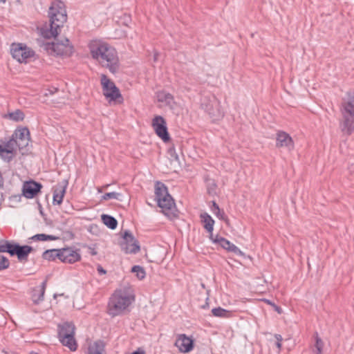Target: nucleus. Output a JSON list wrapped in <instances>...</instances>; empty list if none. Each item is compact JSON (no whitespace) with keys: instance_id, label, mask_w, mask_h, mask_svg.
<instances>
[{"instance_id":"423d86ee","label":"nucleus","mask_w":354,"mask_h":354,"mask_svg":"<svg viewBox=\"0 0 354 354\" xmlns=\"http://www.w3.org/2000/svg\"><path fill=\"white\" fill-rule=\"evenodd\" d=\"M75 327L73 324L65 322L58 325V338L63 346L68 347L71 351L77 348V343L75 339Z\"/></svg>"},{"instance_id":"49530a36","label":"nucleus","mask_w":354,"mask_h":354,"mask_svg":"<svg viewBox=\"0 0 354 354\" xmlns=\"http://www.w3.org/2000/svg\"><path fill=\"white\" fill-rule=\"evenodd\" d=\"M274 307L279 313H281V308L277 306L276 305H274Z\"/></svg>"},{"instance_id":"20e7f679","label":"nucleus","mask_w":354,"mask_h":354,"mask_svg":"<svg viewBox=\"0 0 354 354\" xmlns=\"http://www.w3.org/2000/svg\"><path fill=\"white\" fill-rule=\"evenodd\" d=\"M341 113L339 128L344 134L349 136L354 131V93L348 94L342 102Z\"/></svg>"},{"instance_id":"2f4dec72","label":"nucleus","mask_w":354,"mask_h":354,"mask_svg":"<svg viewBox=\"0 0 354 354\" xmlns=\"http://www.w3.org/2000/svg\"><path fill=\"white\" fill-rule=\"evenodd\" d=\"M13 245L6 240L0 241V252H8L10 254Z\"/></svg>"},{"instance_id":"c03bdc74","label":"nucleus","mask_w":354,"mask_h":354,"mask_svg":"<svg viewBox=\"0 0 354 354\" xmlns=\"http://www.w3.org/2000/svg\"><path fill=\"white\" fill-rule=\"evenodd\" d=\"M275 338L277 339V342H281L283 339L281 335H275Z\"/></svg>"},{"instance_id":"0eeeda50","label":"nucleus","mask_w":354,"mask_h":354,"mask_svg":"<svg viewBox=\"0 0 354 354\" xmlns=\"http://www.w3.org/2000/svg\"><path fill=\"white\" fill-rule=\"evenodd\" d=\"M58 35L53 36L55 41L45 44L46 50L50 54L69 57L73 53V46L67 38L58 39Z\"/></svg>"},{"instance_id":"f3484780","label":"nucleus","mask_w":354,"mask_h":354,"mask_svg":"<svg viewBox=\"0 0 354 354\" xmlns=\"http://www.w3.org/2000/svg\"><path fill=\"white\" fill-rule=\"evenodd\" d=\"M276 147H284L290 151L294 148V142L288 133L280 131L277 133Z\"/></svg>"},{"instance_id":"f8f14e48","label":"nucleus","mask_w":354,"mask_h":354,"mask_svg":"<svg viewBox=\"0 0 354 354\" xmlns=\"http://www.w3.org/2000/svg\"><path fill=\"white\" fill-rule=\"evenodd\" d=\"M120 242L121 250L127 253H136L140 250V246L134 236L129 231H125Z\"/></svg>"},{"instance_id":"4468645a","label":"nucleus","mask_w":354,"mask_h":354,"mask_svg":"<svg viewBox=\"0 0 354 354\" xmlns=\"http://www.w3.org/2000/svg\"><path fill=\"white\" fill-rule=\"evenodd\" d=\"M81 255L79 250L73 248H62L60 251V261L67 263H74L79 261Z\"/></svg>"},{"instance_id":"5701e85b","label":"nucleus","mask_w":354,"mask_h":354,"mask_svg":"<svg viewBox=\"0 0 354 354\" xmlns=\"http://www.w3.org/2000/svg\"><path fill=\"white\" fill-rule=\"evenodd\" d=\"M104 351V345L103 342L97 341L88 346L87 354H103Z\"/></svg>"},{"instance_id":"4c0bfd02","label":"nucleus","mask_w":354,"mask_h":354,"mask_svg":"<svg viewBox=\"0 0 354 354\" xmlns=\"http://www.w3.org/2000/svg\"><path fill=\"white\" fill-rule=\"evenodd\" d=\"M216 185L214 182H212V183L211 185L209 184V186L207 188L208 193L212 195L216 194Z\"/></svg>"},{"instance_id":"c85d7f7f","label":"nucleus","mask_w":354,"mask_h":354,"mask_svg":"<svg viewBox=\"0 0 354 354\" xmlns=\"http://www.w3.org/2000/svg\"><path fill=\"white\" fill-rule=\"evenodd\" d=\"M8 117L10 120L19 122L24 120L25 115L24 113L19 109L15 111L14 112L10 113Z\"/></svg>"},{"instance_id":"1a4fd4ad","label":"nucleus","mask_w":354,"mask_h":354,"mask_svg":"<svg viewBox=\"0 0 354 354\" xmlns=\"http://www.w3.org/2000/svg\"><path fill=\"white\" fill-rule=\"evenodd\" d=\"M201 108L214 120H218L223 117V112L221 109L220 102L214 96L204 97L201 103Z\"/></svg>"},{"instance_id":"a18cd8bd","label":"nucleus","mask_w":354,"mask_h":354,"mask_svg":"<svg viewBox=\"0 0 354 354\" xmlns=\"http://www.w3.org/2000/svg\"><path fill=\"white\" fill-rule=\"evenodd\" d=\"M281 342H276V346H277V348L279 350H281Z\"/></svg>"},{"instance_id":"de8ad7c7","label":"nucleus","mask_w":354,"mask_h":354,"mask_svg":"<svg viewBox=\"0 0 354 354\" xmlns=\"http://www.w3.org/2000/svg\"><path fill=\"white\" fill-rule=\"evenodd\" d=\"M265 301H266L267 304H270V305H272V306H274V304H272L270 301H269V300H268V299H265Z\"/></svg>"},{"instance_id":"5fc2aeb1","label":"nucleus","mask_w":354,"mask_h":354,"mask_svg":"<svg viewBox=\"0 0 354 354\" xmlns=\"http://www.w3.org/2000/svg\"><path fill=\"white\" fill-rule=\"evenodd\" d=\"M201 286L205 288V285L203 283L201 284Z\"/></svg>"},{"instance_id":"ea45409f","label":"nucleus","mask_w":354,"mask_h":354,"mask_svg":"<svg viewBox=\"0 0 354 354\" xmlns=\"http://www.w3.org/2000/svg\"><path fill=\"white\" fill-rule=\"evenodd\" d=\"M0 156H1V158L2 159H3L6 162H10L12 159V158H13V155L12 154L7 155L6 153H3V155H0Z\"/></svg>"},{"instance_id":"393cba45","label":"nucleus","mask_w":354,"mask_h":354,"mask_svg":"<svg viewBox=\"0 0 354 354\" xmlns=\"http://www.w3.org/2000/svg\"><path fill=\"white\" fill-rule=\"evenodd\" d=\"M102 221L104 225H106L111 230H114L117 227L118 221L114 217L111 216L103 214L102 215Z\"/></svg>"},{"instance_id":"2eb2a0df","label":"nucleus","mask_w":354,"mask_h":354,"mask_svg":"<svg viewBox=\"0 0 354 354\" xmlns=\"http://www.w3.org/2000/svg\"><path fill=\"white\" fill-rule=\"evenodd\" d=\"M42 185L34 180L26 181L22 187V193L26 198H33L40 192Z\"/></svg>"},{"instance_id":"dca6fc26","label":"nucleus","mask_w":354,"mask_h":354,"mask_svg":"<svg viewBox=\"0 0 354 354\" xmlns=\"http://www.w3.org/2000/svg\"><path fill=\"white\" fill-rule=\"evenodd\" d=\"M15 136V140L19 149H23L28 146L30 140V131L28 128L24 127L16 130Z\"/></svg>"},{"instance_id":"c9c22d12","label":"nucleus","mask_w":354,"mask_h":354,"mask_svg":"<svg viewBox=\"0 0 354 354\" xmlns=\"http://www.w3.org/2000/svg\"><path fill=\"white\" fill-rule=\"evenodd\" d=\"M10 266L9 260L7 257L0 255V270L8 268Z\"/></svg>"},{"instance_id":"72a5a7b5","label":"nucleus","mask_w":354,"mask_h":354,"mask_svg":"<svg viewBox=\"0 0 354 354\" xmlns=\"http://www.w3.org/2000/svg\"><path fill=\"white\" fill-rule=\"evenodd\" d=\"M315 349L313 351V354H321L324 347V342L320 337L317 335L316 342L315 345Z\"/></svg>"},{"instance_id":"f257e3e1","label":"nucleus","mask_w":354,"mask_h":354,"mask_svg":"<svg viewBox=\"0 0 354 354\" xmlns=\"http://www.w3.org/2000/svg\"><path fill=\"white\" fill-rule=\"evenodd\" d=\"M92 57L102 66L115 73L120 68L119 58L115 49L101 41H92L88 46Z\"/></svg>"},{"instance_id":"603ef678","label":"nucleus","mask_w":354,"mask_h":354,"mask_svg":"<svg viewBox=\"0 0 354 354\" xmlns=\"http://www.w3.org/2000/svg\"><path fill=\"white\" fill-rule=\"evenodd\" d=\"M30 354H38V353H35V352H31Z\"/></svg>"},{"instance_id":"a878e982","label":"nucleus","mask_w":354,"mask_h":354,"mask_svg":"<svg viewBox=\"0 0 354 354\" xmlns=\"http://www.w3.org/2000/svg\"><path fill=\"white\" fill-rule=\"evenodd\" d=\"M46 281H44L41 286L40 290H38V294L37 293V290H35V292L32 295V301L35 304H38L41 301L44 300V292H45V289H46Z\"/></svg>"},{"instance_id":"8fccbe9b","label":"nucleus","mask_w":354,"mask_h":354,"mask_svg":"<svg viewBox=\"0 0 354 354\" xmlns=\"http://www.w3.org/2000/svg\"><path fill=\"white\" fill-rule=\"evenodd\" d=\"M96 254H97V252L94 250L91 252L92 255H95Z\"/></svg>"},{"instance_id":"864d4df0","label":"nucleus","mask_w":354,"mask_h":354,"mask_svg":"<svg viewBox=\"0 0 354 354\" xmlns=\"http://www.w3.org/2000/svg\"><path fill=\"white\" fill-rule=\"evenodd\" d=\"M98 192H102V189L101 188L98 189Z\"/></svg>"},{"instance_id":"6ab92c4d","label":"nucleus","mask_w":354,"mask_h":354,"mask_svg":"<svg viewBox=\"0 0 354 354\" xmlns=\"http://www.w3.org/2000/svg\"><path fill=\"white\" fill-rule=\"evenodd\" d=\"M67 187V182H62L58 183L53 188V204L60 205L62 203L64 196L66 193V189Z\"/></svg>"},{"instance_id":"37998d69","label":"nucleus","mask_w":354,"mask_h":354,"mask_svg":"<svg viewBox=\"0 0 354 354\" xmlns=\"http://www.w3.org/2000/svg\"><path fill=\"white\" fill-rule=\"evenodd\" d=\"M131 354H145V352L142 349H138L137 351L133 352Z\"/></svg>"},{"instance_id":"ddd939ff","label":"nucleus","mask_w":354,"mask_h":354,"mask_svg":"<svg viewBox=\"0 0 354 354\" xmlns=\"http://www.w3.org/2000/svg\"><path fill=\"white\" fill-rule=\"evenodd\" d=\"M194 339L192 337H188L185 334H178L176 335V339L174 346L178 348L180 353H189L192 351L194 346Z\"/></svg>"},{"instance_id":"09e8293b","label":"nucleus","mask_w":354,"mask_h":354,"mask_svg":"<svg viewBox=\"0 0 354 354\" xmlns=\"http://www.w3.org/2000/svg\"><path fill=\"white\" fill-rule=\"evenodd\" d=\"M158 53H155V54H154V57H153L154 61H156V60H157V59H158Z\"/></svg>"},{"instance_id":"79ce46f5","label":"nucleus","mask_w":354,"mask_h":354,"mask_svg":"<svg viewBox=\"0 0 354 354\" xmlns=\"http://www.w3.org/2000/svg\"><path fill=\"white\" fill-rule=\"evenodd\" d=\"M4 185V180L1 172L0 171V188H2Z\"/></svg>"},{"instance_id":"b1692460","label":"nucleus","mask_w":354,"mask_h":354,"mask_svg":"<svg viewBox=\"0 0 354 354\" xmlns=\"http://www.w3.org/2000/svg\"><path fill=\"white\" fill-rule=\"evenodd\" d=\"M60 251L61 249L48 250L43 253L42 257L48 261L55 260L56 258L60 260Z\"/></svg>"},{"instance_id":"3c124183","label":"nucleus","mask_w":354,"mask_h":354,"mask_svg":"<svg viewBox=\"0 0 354 354\" xmlns=\"http://www.w3.org/2000/svg\"><path fill=\"white\" fill-rule=\"evenodd\" d=\"M109 186V185H104V186L103 187V188L106 189V188H107Z\"/></svg>"},{"instance_id":"58836bf2","label":"nucleus","mask_w":354,"mask_h":354,"mask_svg":"<svg viewBox=\"0 0 354 354\" xmlns=\"http://www.w3.org/2000/svg\"><path fill=\"white\" fill-rule=\"evenodd\" d=\"M168 153H169V155L171 156V157L173 160H176V161L178 160V156L176 153V152L174 148H170L168 150Z\"/></svg>"},{"instance_id":"a19ab883","label":"nucleus","mask_w":354,"mask_h":354,"mask_svg":"<svg viewBox=\"0 0 354 354\" xmlns=\"http://www.w3.org/2000/svg\"><path fill=\"white\" fill-rule=\"evenodd\" d=\"M97 270L100 274H104L106 272V271L101 266H98Z\"/></svg>"},{"instance_id":"aec40b11","label":"nucleus","mask_w":354,"mask_h":354,"mask_svg":"<svg viewBox=\"0 0 354 354\" xmlns=\"http://www.w3.org/2000/svg\"><path fill=\"white\" fill-rule=\"evenodd\" d=\"M157 100L160 102L165 103V105L173 108L175 104L174 97L169 93L164 91H159L156 93Z\"/></svg>"},{"instance_id":"6e6552de","label":"nucleus","mask_w":354,"mask_h":354,"mask_svg":"<svg viewBox=\"0 0 354 354\" xmlns=\"http://www.w3.org/2000/svg\"><path fill=\"white\" fill-rule=\"evenodd\" d=\"M100 81L103 94L106 99H109L110 102H122L123 98L120 90L113 81L108 78L106 75H101Z\"/></svg>"},{"instance_id":"e433bc0d","label":"nucleus","mask_w":354,"mask_h":354,"mask_svg":"<svg viewBox=\"0 0 354 354\" xmlns=\"http://www.w3.org/2000/svg\"><path fill=\"white\" fill-rule=\"evenodd\" d=\"M228 251L234 252L239 256H244V253L235 245L231 243Z\"/></svg>"},{"instance_id":"9b49d317","label":"nucleus","mask_w":354,"mask_h":354,"mask_svg":"<svg viewBox=\"0 0 354 354\" xmlns=\"http://www.w3.org/2000/svg\"><path fill=\"white\" fill-rule=\"evenodd\" d=\"M152 127L157 134L165 142L169 140V135L167 131V122L163 117L156 115L153 118L151 122Z\"/></svg>"},{"instance_id":"473e14b6","label":"nucleus","mask_w":354,"mask_h":354,"mask_svg":"<svg viewBox=\"0 0 354 354\" xmlns=\"http://www.w3.org/2000/svg\"><path fill=\"white\" fill-rule=\"evenodd\" d=\"M131 272L136 273L139 279H142L145 277V271L144 268L140 266H133Z\"/></svg>"},{"instance_id":"bb28decb","label":"nucleus","mask_w":354,"mask_h":354,"mask_svg":"<svg viewBox=\"0 0 354 354\" xmlns=\"http://www.w3.org/2000/svg\"><path fill=\"white\" fill-rule=\"evenodd\" d=\"M212 313L214 317L221 318H228L232 315V313L221 307L214 308L212 310Z\"/></svg>"},{"instance_id":"4be33fe9","label":"nucleus","mask_w":354,"mask_h":354,"mask_svg":"<svg viewBox=\"0 0 354 354\" xmlns=\"http://www.w3.org/2000/svg\"><path fill=\"white\" fill-rule=\"evenodd\" d=\"M16 147H17V142L15 140V138H12L7 142L4 147L0 145V155H3V153L13 155V151Z\"/></svg>"},{"instance_id":"a211bd4d","label":"nucleus","mask_w":354,"mask_h":354,"mask_svg":"<svg viewBox=\"0 0 354 354\" xmlns=\"http://www.w3.org/2000/svg\"><path fill=\"white\" fill-rule=\"evenodd\" d=\"M32 248L29 245H19V244H14L12 250H11L10 255H17L18 259L21 261L27 260L28 254L32 252Z\"/></svg>"},{"instance_id":"7c9ffc66","label":"nucleus","mask_w":354,"mask_h":354,"mask_svg":"<svg viewBox=\"0 0 354 354\" xmlns=\"http://www.w3.org/2000/svg\"><path fill=\"white\" fill-rule=\"evenodd\" d=\"M214 243H218L222 248L228 250L231 243L223 237L216 236L215 239H211Z\"/></svg>"},{"instance_id":"6e6d98bb","label":"nucleus","mask_w":354,"mask_h":354,"mask_svg":"<svg viewBox=\"0 0 354 354\" xmlns=\"http://www.w3.org/2000/svg\"><path fill=\"white\" fill-rule=\"evenodd\" d=\"M1 1H3V2H5L6 0H1Z\"/></svg>"},{"instance_id":"7ed1b4c3","label":"nucleus","mask_w":354,"mask_h":354,"mask_svg":"<svg viewBox=\"0 0 354 354\" xmlns=\"http://www.w3.org/2000/svg\"><path fill=\"white\" fill-rule=\"evenodd\" d=\"M135 297L130 287L115 290L109 299L107 312L112 317L121 315L134 301Z\"/></svg>"},{"instance_id":"cd10ccee","label":"nucleus","mask_w":354,"mask_h":354,"mask_svg":"<svg viewBox=\"0 0 354 354\" xmlns=\"http://www.w3.org/2000/svg\"><path fill=\"white\" fill-rule=\"evenodd\" d=\"M211 211L220 220H225L226 216L223 210H221L217 203L213 201L211 207Z\"/></svg>"},{"instance_id":"f03ea898","label":"nucleus","mask_w":354,"mask_h":354,"mask_svg":"<svg viewBox=\"0 0 354 354\" xmlns=\"http://www.w3.org/2000/svg\"><path fill=\"white\" fill-rule=\"evenodd\" d=\"M48 17L50 23L41 28V34L44 37L50 39L59 34L67 20L64 2L60 0H54L49 8Z\"/></svg>"},{"instance_id":"f704fd0d","label":"nucleus","mask_w":354,"mask_h":354,"mask_svg":"<svg viewBox=\"0 0 354 354\" xmlns=\"http://www.w3.org/2000/svg\"><path fill=\"white\" fill-rule=\"evenodd\" d=\"M122 196V194L118 192H109L106 193L104 195L102 196V199L104 201H107L109 199H117V200H121L120 197Z\"/></svg>"},{"instance_id":"412c9836","label":"nucleus","mask_w":354,"mask_h":354,"mask_svg":"<svg viewBox=\"0 0 354 354\" xmlns=\"http://www.w3.org/2000/svg\"><path fill=\"white\" fill-rule=\"evenodd\" d=\"M201 221L203 223L204 228L211 234L210 238L212 239V231L214 229V221L212 218L206 212L201 214Z\"/></svg>"},{"instance_id":"c756f323","label":"nucleus","mask_w":354,"mask_h":354,"mask_svg":"<svg viewBox=\"0 0 354 354\" xmlns=\"http://www.w3.org/2000/svg\"><path fill=\"white\" fill-rule=\"evenodd\" d=\"M57 237L53 235H47L45 234H38L32 237L34 241H45L56 240Z\"/></svg>"},{"instance_id":"9d476101","label":"nucleus","mask_w":354,"mask_h":354,"mask_svg":"<svg viewBox=\"0 0 354 354\" xmlns=\"http://www.w3.org/2000/svg\"><path fill=\"white\" fill-rule=\"evenodd\" d=\"M10 51L12 57L19 63H27L35 55L32 49L22 44H12Z\"/></svg>"},{"instance_id":"39448f33","label":"nucleus","mask_w":354,"mask_h":354,"mask_svg":"<svg viewBox=\"0 0 354 354\" xmlns=\"http://www.w3.org/2000/svg\"><path fill=\"white\" fill-rule=\"evenodd\" d=\"M155 194L158 205L166 214L175 216L176 205L172 197L168 194L167 188L164 184L158 183L155 189Z\"/></svg>"}]
</instances>
